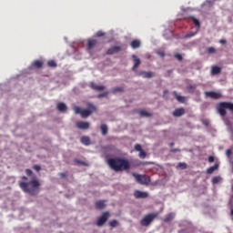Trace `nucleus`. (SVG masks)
<instances>
[{"label":"nucleus","instance_id":"nucleus-52","mask_svg":"<svg viewBox=\"0 0 233 233\" xmlns=\"http://www.w3.org/2000/svg\"><path fill=\"white\" fill-rule=\"evenodd\" d=\"M164 94H168V91H164Z\"/></svg>","mask_w":233,"mask_h":233},{"label":"nucleus","instance_id":"nucleus-36","mask_svg":"<svg viewBox=\"0 0 233 233\" xmlns=\"http://www.w3.org/2000/svg\"><path fill=\"white\" fill-rule=\"evenodd\" d=\"M196 34H198V32L196 33H189L187 35H185L186 39H190V37H194V35H196Z\"/></svg>","mask_w":233,"mask_h":233},{"label":"nucleus","instance_id":"nucleus-49","mask_svg":"<svg viewBox=\"0 0 233 233\" xmlns=\"http://www.w3.org/2000/svg\"><path fill=\"white\" fill-rule=\"evenodd\" d=\"M171 152H174V153H176V152H181V149L173 148V149H171Z\"/></svg>","mask_w":233,"mask_h":233},{"label":"nucleus","instance_id":"nucleus-17","mask_svg":"<svg viewBox=\"0 0 233 233\" xmlns=\"http://www.w3.org/2000/svg\"><path fill=\"white\" fill-rule=\"evenodd\" d=\"M90 88H92L93 90H97L98 92H101L102 90L105 89V86H97L96 85V83L91 82Z\"/></svg>","mask_w":233,"mask_h":233},{"label":"nucleus","instance_id":"nucleus-29","mask_svg":"<svg viewBox=\"0 0 233 233\" xmlns=\"http://www.w3.org/2000/svg\"><path fill=\"white\" fill-rule=\"evenodd\" d=\"M187 90L189 94H194L196 92V86L188 85Z\"/></svg>","mask_w":233,"mask_h":233},{"label":"nucleus","instance_id":"nucleus-11","mask_svg":"<svg viewBox=\"0 0 233 233\" xmlns=\"http://www.w3.org/2000/svg\"><path fill=\"white\" fill-rule=\"evenodd\" d=\"M172 116L174 117H181V116H185V108L184 107L176 108L173 111Z\"/></svg>","mask_w":233,"mask_h":233},{"label":"nucleus","instance_id":"nucleus-34","mask_svg":"<svg viewBox=\"0 0 233 233\" xmlns=\"http://www.w3.org/2000/svg\"><path fill=\"white\" fill-rule=\"evenodd\" d=\"M138 157H140V159H145V157H147V153L144 150L139 151Z\"/></svg>","mask_w":233,"mask_h":233},{"label":"nucleus","instance_id":"nucleus-41","mask_svg":"<svg viewBox=\"0 0 233 233\" xmlns=\"http://www.w3.org/2000/svg\"><path fill=\"white\" fill-rule=\"evenodd\" d=\"M104 35H105V33H103V31L96 32V37H103Z\"/></svg>","mask_w":233,"mask_h":233},{"label":"nucleus","instance_id":"nucleus-12","mask_svg":"<svg viewBox=\"0 0 233 233\" xmlns=\"http://www.w3.org/2000/svg\"><path fill=\"white\" fill-rule=\"evenodd\" d=\"M132 59L134 61V66L132 67L133 72L137 71V68H139V65H141V59L137 58L136 55L132 56Z\"/></svg>","mask_w":233,"mask_h":233},{"label":"nucleus","instance_id":"nucleus-5","mask_svg":"<svg viewBox=\"0 0 233 233\" xmlns=\"http://www.w3.org/2000/svg\"><path fill=\"white\" fill-rule=\"evenodd\" d=\"M132 176L140 185H148L150 183V177L147 175L132 173Z\"/></svg>","mask_w":233,"mask_h":233},{"label":"nucleus","instance_id":"nucleus-15","mask_svg":"<svg viewBox=\"0 0 233 233\" xmlns=\"http://www.w3.org/2000/svg\"><path fill=\"white\" fill-rule=\"evenodd\" d=\"M137 76H143V77H145L146 79H150V77L154 76V73H152L151 71H141L139 73H137Z\"/></svg>","mask_w":233,"mask_h":233},{"label":"nucleus","instance_id":"nucleus-7","mask_svg":"<svg viewBox=\"0 0 233 233\" xmlns=\"http://www.w3.org/2000/svg\"><path fill=\"white\" fill-rule=\"evenodd\" d=\"M205 96L207 97H210L211 99H221V97H223L221 93H218L215 91H207L205 92Z\"/></svg>","mask_w":233,"mask_h":233},{"label":"nucleus","instance_id":"nucleus-30","mask_svg":"<svg viewBox=\"0 0 233 233\" xmlns=\"http://www.w3.org/2000/svg\"><path fill=\"white\" fill-rule=\"evenodd\" d=\"M109 225L110 227H112V228H116V227H119V221L114 219V220H111L109 222Z\"/></svg>","mask_w":233,"mask_h":233},{"label":"nucleus","instance_id":"nucleus-39","mask_svg":"<svg viewBox=\"0 0 233 233\" xmlns=\"http://www.w3.org/2000/svg\"><path fill=\"white\" fill-rule=\"evenodd\" d=\"M175 57L177 59V61H183V56L180 54H176Z\"/></svg>","mask_w":233,"mask_h":233},{"label":"nucleus","instance_id":"nucleus-40","mask_svg":"<svg viewBox=\"0 0 233 233\" xmlns=\"http://www.w3.org/2000/svg\"><path fill=\"white\" fill-rule=\"evenodd\" d=\"M108 96V92H105V93H102L100 95L97 96V97L99 99H101V97H106Z\"/></svg>","mask_w":233,"mask_h":233},{"label":"nucleus","instance_id":"nucleus-25","mask_svg":"<svg viewBox=\"0 0 233 233\" xmlns=\"http://www.w3.org/2000/svg\"><path fill=\"white\" fill-rule=\"evenodd\" d=\"M100 128L102 136H106L108 134V127H106V124H102Z\"/></svg>","mask_w":233,"mask_h":233},{"label":"nucleus","instance_id":"nucleus-37","mask_svg":"<svg viewBox=\"0 0 233 233\" xmlns=\"http://www.w3.org/2000/svg\"><path fill=\"white\" fill-rule=\"evenodd\" d=\"M135 150H137V152H141L143 150V148L141 147V146L139 144H136Z\"/></svg>","mask_w":233,"mask_h":233},{"label":"nucleus","instance_id":"nucleus-43","mask_svg":"<svg viewBox=\"0 0 233 233\" xmlns=\"http://www.w3.org/2000/svg\"><path fill=\"white\" fill-rule=\"evenodd\" d=\"M26 176H32L34 173L31 171V169H25Z\"/></svg>","mask_w":233,"mask_h":233},{"label":"nucleus","instance_id":"nucleus-19","mask_svg":"<svg viewBox=\"0 0 233 233\" xmlns=\"http://www.w3.org/2000/svg\"><path fill=\"white\" fill-rule=\"evenodd\" d=\"M56 108L59 112H66V105L63 102L57 104Z\"/></svg>","mask_w":233,"mask_h":233},{"label":"nucleus","instance_id":"nucleus-8","mask_svg":"<svg viewBox=\"0 0 233 233\" xmlns=\"http://www.w3.org/2000/svg\"><path fill=\"white\" fill-rule=\"evenodd\" d=\"M121 52V46H113L106 51V56H114V54H119Z\"/></svg>","mask_w":233,"mask_h":233},{"label":"nucleus","instance_id":"nucleus-14","mask_svg":"<svg viewBox=\"0 0 233 233\" xmlns=\"http://www.w3.org/2000/svg\"><path fill=\"white\" fill-rule=\"evenodd\" d=\"M106 200H98L95 203V208H96V210H103V208H105V207H106Z\"/></svg>","mask_w":233,"mask_h":233},{"label":"nucleus","instance_id":"nucleus-1","mask_svg":"<svg viewBox=\"0 0 233 233\" xmlns=\"http://www.w3.org/2000/svg\"><path fill=\"white\" fill-rule=\"evenodd\" d=\"M26 181H28V177L25 176L22 177V181L18 183L21 190L30 194V196H35V194L39 192V187H41V183H39L37 179H33L29 182Z\"/></svg>","mask_w":233,"mask_h":233},{"label":"nucleus","instance_id":"nucleus-42","mask_svg":"<svg viewBox=\"0 0 233 233\" xmlns=\"http://www.w3.org/2000/svg\"><path fill=\"white\" fill-rule=\"evenodd\" d=\"M226 155L228 156V157H230V156H232V150L231 149H228L226 151Z\"/></svg>","mask_w":233,"mask_h":233},{"label":"nucleus","instance_id":"nucleus-20","mask_svg":"<svg viewBox=\"0 0 233 233\" xmlns=\"http://www.w3.org/2000/svg\"><path fill=\"white\" fill-rule=\"evenodd\" d=\"M32 66H34V68H43V60H35L32 63Z\"/></svg>","mask_w":233,"mask_h":233},{"label":"nucleus","instance_id":"nucleus-26","mask_svg":"<svg viewBox=\"0 0 233 233\" xmlns=\"http://www.w3.org/2000/svg\"><path fill=\"white\" fill-rule=\"evenodd\" d=\"M174 213H169L167 215H166L165 218L163 219V221L165 223H168L169 221H172V219H174Z\"/></svg>","mask_w":233,"mask_h":233},{"label":"nucleus","instance_id":"nucleus-48","mask_svg":"<svg viewBox=\"0 0 233 233\" xmlns=\"http://www.w3.org/2000/svg\"><path fill=\"white\" fill-rule=\"evenodd\" d=\"M157 56L160 57H165V52H157Z\"/></svg>","mask_w":233,"mask_h":233},{"label":"nucleus","instance_id":"nucleus-6","mask_svg":"<svg viewBox=\"0 0 233 233\" xmlns=\"http://www.w3.org/2000/svg\"><path fill=\"white\" fill-rule=\"evenodd\" d=\"M108 218H110V212H108V211L103 212L101 217L96 221V226L103 227L105 225V223H106V221H108Z\"/></svg>","mask_w":233,"mask_h":233},{"label":"nucleus","instance_id":"nucleus-9","mask_svg":"<svg viewBox=\"0 0 233 233\" xmlns=\"http://www.w3.org/2000/svg\"><path fill=\"white\" fill-rule=\"evenodd\" d=\"M76 128H79V130H88L90 128V123L78 121L76 123Z\"/></svg>","mask_w":233,"mask_h":233},{"label":"nucleus","instance_id":"nucleus-51","mask_svg":"<svg viewBox=\"0 0 233 233\" xmlns=\"http://www.w3.org/2000/svg\"><path fill=\"white\" fill-rule=\"evenodd\" d=\"M173 145H174V143L172 142V143L169 144V147H172Z\"/></svg>","mask_w":233,"mask_h":233},{"label":"nucleus","instance_id":"nucleus-2","mask_svg":"<svg viewBox=\"0 0 233 233\" xmlns=\"http://www.w3.org/2000/svg\"><path fill=\"white\" fill-rule=\"evenodd\" d=\"M107 165L114 172H125L130 170V162L127 159L119 157L108 158Z\"/></svg>","mask_w":233,"mask_h":233},{"label":"nucleus","instance_id":"nucleus-31","mask_svg":"<svg viewBox=\"0 0 233 233\" xmlns=\"http://www.w3.org/2000/svg\"><path fill=\"white\" fill-rule=\"evenodd\" d=\"M48 66H50L51 68H56V66H57V63H56L54 60H49L47 62Z\"/></svg>","mask_w":233,"mask_h":233},{"label":"nucleus","instance_id":"nucleus-16","mask_svg":"<svg viewBox=\"0 0 233 233\" xmlns=\"http://www.w3.org/2000/svg\"><path fill=\"white\" fill-rule=\"evenodd\" d=\"M220 72H221V67L218 66H213L211 67V71H210L211 76H218Z\"/></svg>","mask_w":233,"mask_h":233},{"label":"nucleus","instance_id":"nucleus-23","mask_svg":"<svg viewBox=\"0 0 233 233\" xmlns=\"http://www.w3.org/2000/svg\"><path fill=\"white\" fill-rule=\"evenodd\" d=\"M80 141H81L82 145H86V147H88V145H90V137H82L80 138Z\"/></svg>","mask_w":233,"mask_h":233},{"label":"nucleus","instance_id":"nucleus-28","mask_svg":"<svg viewBox=\"0 0 233 233\" xmlns=\"http://www.w3.org/2000/svg\"><path fill=\"white\" fill-rule=\"evenodd\" d=\"M125 91V88H123V86H117V87H115L111 90V93L112 94H117V92H124Z\"/></svg>","mask_w":233,"mask_h":233},{"label":"nucleus","instance_id":"nucleus-44","mask_svg":"<svg viewBox=\"0 0 233 233\" xmlns=\"http://www.w3.org/2000/svg\"><path fill=\"white\" fill-rule=\"evenodd\" d=\"M34 169L36 170V172H39V170H41V167L37 166V165H35Z\"/></svg>","mask_w":233,"mask_h":233},{"label":"nucleus","instance_id":"nucleus-22","mask_svg":"<svg viewBox=\"0 0 233 233\" xmlns=\"http://www.w3.org/2000/svg\"><path fill=\"white\" fill-rule=\"evenodd\" d=\"M218 168H219V165L215 164L207 169V174H214L215 170H218Z\"/></svg>","mask_w":233,"mask_h":233},{"label":"nucleus","instance_id":"nucleus-4","mask_svg":"<svg viewBox=\"0 0 233 233\" xmlns=\"http://www.w3.org/2000/svg\"><path fill=\"white\" fill-rule=\"evenodd\" d=\"M157 216H159L158 213H150V214L146 215L140 220V225L142 227H148L150 225V223H152L154 221V219H156V218H157Z\"/></svg>","mask_w":233,"mask_h":233},{"label":"nucleus","instance_id":"nucleus-24","mask_svg":"<svg viewBox=\"0 0 233 233\" xmlns=\"http://www.w3.org/2000/svg\"><path fill=\"white\" fill-rule=\"evenodd\" d=\"M139 116H141V117H152V114L148 113L145 109L139 111Z\"/></svg>","mask_w":233,"mask_h":233},{"label":"nucleus","instance_id":"nucleus-38","mask_svg":"<svg viewBox=\"0 0 233 233\" xmlns=\"http://www.w3.org/2000/svg\"><path fill=\"white\" fill-rule=\"evenodd\" d=\"M213 185H217V183H219V177H214L212 178Z\"/></svg>","mask_w":233,"mask_h":233},{"label":"nucleus","instance_id":"nucleus-21","mask_svg":"<svg viewBox=\"0 0 233 233\" xmlns=\"http://www.w3.org/2000/svg\"><path fill=\"white\" fill-rule=\"evenodd\" d=\"M188 19H190V21H192V23L195 25V26H197L198 29L201 28V24L199 23L198 18H196L194 16H189Z\"/></svg>","mask_w":233,"mask_h":233},{"label":"nucleus","instance_id":"nucleus-13","mask_svg":"<svg viewBox=\"0 0 233 233\" xmlns=\"http://www.w3.org/2000/svg\"><path fill=\"white\" fill-rule=\"evenodd\" d=\"M97 46V40L96 39H88L87 40V52H90L92 48H96Z\"/></svg>","mask_w":233,"mask_h":233},{"label":"nucleus","instance_id":"nucleus-10","mask_svg":"<svg viewBox=\"0 0 233 233\" xmlns=\"http://www.w3.org/2000/svg\"><path fill=\"white\" fill-rule=\"evenodd\" d=\"M134 197L137 199H147V198H148V193L144 192V191L137 190V191L134 192Z\"/></svg>","mask_w":233,"mask_h":233},{"label":"nucleus","instance_id":"nucleus-35","mask_svg":"<svg viewBox=\"0 0 233 233\" xmlns=\"http://www.w3.org/2000/svg\"><path fill=\"white\" fill-rule=\"evenodd\" d=\"M207 52H208V54H216V48L208 47Z\"/></svg>","mask_w":233,"mask_h":233},{"label":"nucleus","instance_id":"nucleus-18","mask_svg":"<svg viewBox=\"0 0 233 233\" xmlns=\"http://www.w3.org/2000/svg\"><path fill=\"white\" fill-rule=\"evenodd\" d=\"M173 95L175 96L178 103H185V101H187V98L185 96H179L176 91L173 92Z\"/></svg>","mask_w":233,"mask_h":233},{"label":"nucleus","instance_id":"nucleus-47","mask_svg":"<svg viewBox=\"0 0 233 233\" xmlns=\"http://www.w3.org/2000/svg\"><path fill=\"white\" fill-rule=\"evenodd\" d=\"M219 43H220V45H227V40H225V39H220V40H219Z\"/></svg>","mask_w":233,"mask_h":233},{"label":"nucleus","instance_id":"nucleus-45","mask_svg":"<svg viewBox=\"0 0 233 233\" xmlns=\"http://www.w3.org/2000/svg\"><path fill=\"white\" fill-rule=\"evenodd\" d=\"M60 177L66 179V173H59Z\"/></svg>","mask_w":233,"mask_h":233},{"label":"nucleus","instance_id":"nucleus-27","mask_svg":"<svg viewBox=\"0 0 233 233\" xmlns=\"http://www.w3.org/2000/svg\"><path fill=\"white\" fill-rule=\"evenodd\" d=\"M141 46V42L139 40H133L131 42V47L136 49V48H139Z\"/></svg>","mask_w":233,"mask_h":233},{"label":"nucleus","instance_id":"nucleus-3","mask_svg":"<svg viewBox=\"0 0 233 233\" xmlns=\"http://www.w3.org/2000/svg\"><path fill=\"white\" fill-rule=\"evenodd\" d=\"M86 106H87L86 109H81V107L79 106H75L74 107L75 114H80L83 119H86V117L92 116V114H94V112H96L97 110V107H96V106H94V104L92 103H87Z\"/></svg>","mask_w":233,"mask_h":233},{"label":"nucleus","instance_id":"nucleus-46","mask_svg":"<svg viewBox=\"0 0 233 233\" xmlns=\"http://www.w3.org/2000/svg\"><path fill=\"white\" fill-rule=\"evenodd\" d=\"M208 162H209V163H214V157L209 156V157H208Z\"/></svg>","mask_w":233,"mask_h":233},{"label":"nucleus","instance_id":"nucleus-32","mask_svg":"<svg viewBox=\"0 0 233 233\" xmlns=\"http://www.w3.org/2000/svg\"><path fill=\"white\" fill-rule=\"evenodd\" d=\"M75 162H76L77 165H81L82 167H88V163H86V162H85V161H81V160L76 159Z\"/></svg>","mask_w":233,"mask_h":233},{"label":"nucleus","instance_id":"nucleus-50","mask_svg":"<svg viewBox=\"0 0 233 233\" xmlns=\"http://www.w3.org/2000/svg\"><path fill=\"white\" fill-rule=\"evenodd\" d=\"M202 123H203V125H205L206 127H208V120H203Z\"/></svg>","mask_w":233,"mask_h":233},{"label":"nucleus","instance_id":"nucleus-33","mask_svg":"<svg viewBox=\"0 0 233 233\" xmlns=\"http://www.w3.org/2000/svg\"><path fill=\"white\" fill-rule=\"evenodd\" d=\"M177 167L181 168V170H185L187 168V163L180 162V163H178Z\"/></svg>","mask_w":233,"mask_h":233}]
</instances>
